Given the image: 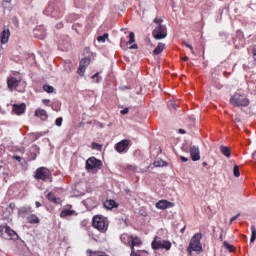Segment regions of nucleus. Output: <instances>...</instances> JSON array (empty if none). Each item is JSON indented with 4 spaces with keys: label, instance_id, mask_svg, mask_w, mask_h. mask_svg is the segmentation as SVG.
I'll return each instance as SVG.
<instances>
[{
    "label": "nucleus",
    "instance_id": "nucleus-48",
    "mask_svg": "<svg viewBox=\"0 0 256 256\" xmlns=\"http://www.w3.org/2000/svg\"><path fill=\"white\" fill-rule=\"evenodd\" d=\"M47 197L49 201H53V199L55 198V195L53 193H49Z\"/></svg>",
    "mask_w": 256,
    "mask_h": 256
},
{
    "label": "nucleus",
    "instance_id": "nucleus-26",
    "mask_svg": "<svg viewBox=\"0 0 256 256\" xmlns=\"http://www.w3.org/2000/svg\"><path fill=\"white\" fill-rule=\"evenodd\" d=\"M251 231H252V236L250 239V243H255V239H256V227L255 226H251Z\"/></svg>",
    "mask_w": 256,
    "mask_h": 256
},
{
    "label": "nucleus",
    "instance_id": "nucleus-24",
    "mask_svg": "<svg viewBox=\"0 0 256 256\" xmlns=\"http://www.w3.org/2000/svg\"><path fill=\"white\" fill-rule=\"evenodd\" d=\"M154 167H167V162L163 161L162 159L156 160L153 163Z\"/></svg>",
    "mask_w": 256,
    "mask_h": 256
},
{
    "label": "nucleus",
    "instance_id": "nucleus-6",
    "mask_svg": "<svg viewBox=\"0 0 256 256\" xmlns=\"http://www.w3.org/2000/svg\"><path fill=\"white\" fill-rule=\"evenodd\" d=\"M152 35L157 41L165 39L167 37V26L162 24L157 25L152 31Z\"/></svg>",
    "mask_w": 256,
    "mask_h": 256
},
{
    "label": "nucleus",
    "instance_id": "nucleus-41",
    "mask_svg": "<svg viewBox=\"0 0 256 256\" xmlns=\"http://www.w3.org/2000/svg\"><path fill=\"white\" fill-rule=\"evenodd\" d=\"M239 217H241V213L236 214L235 216H233L230 219V224L233 223V221H237V219H239Z\"/></svg>",
    "mask_w": 256,
    "mask_h": 256
},
{
    "label": "nucleus",
    "instance_id": "nucleus-52",
    "mask_svg": "<svg viewBox=\"0 0 256 256\" xmlns=\"http://www.w3.org/2000/svg\"><path fill=\"white\" fill-rule=\"evenodd\" d=\"M216 89H222L223 85H221L220 83H216L215 84Z\"/></svg>",
    "mask_w": 256,
    "mask_h": 256
},
{
    "label": "nucleus",
    "instance_id": "nucleus-50",
    "mask_svg": "<svg viewBox=\"0 0 256 256\" xmlns=\"http://www.w3.org/2000/svg\"><path fill=\"white\" fill-rule=\"evenodd\" d=\"M181 161H183V163H187V161H189V158L185 157V156H180Z\"/></svg>",
    "mask_w": 256,
    "mask_h": 256
},
{
    "label": "nucleus",
    "instance_id": "nucleus-7",
    "mask_svg": "<svg viewBox=\"0 0 256 256\" xmlns=\"http://www.w3.org/2000/svg\"><path fill=\"white\" fill-rule=\"evenodd\" d=\"M49 13L55 19H60V17H63V6H59L56 4L52 10L51 6H49L47 10L44 11V14L49 15Z\"/></svg>",
    "mask_w": 256,
    "mask_h": 256
},
{
    "label": "nucleus",
    "instance_id": "nucleus-12",
    "mask_svg": "<svg viewBox=\"0 0 256 256\" xmlns=\"http://www.w3.org/2000/svg\"><path fill=\"white\" fill-rule=\"evenodd\" d=\"M129 148V140L124 139L120 142H118L115 146V149L118 153H123L125 151H127V149Z\"/></svg>",
    "mask_w": 256,
    "mask_h": 256
},
{
    "label": "nucleus",
    "instance_id": "nucleus-17",
    "mask_svg": "<svg viewBox=\"0 0 256 256\" xmlns=\"http://www.w3.org/2000/svg\"><path fill=\"white\" fill-rule=\"evenodd\" d=\"M157 209H169V207H173V203L167 200H160L156 203Z\"/></svg>",
    "mask_w": 256,
    "mask_h": 256
},
{
    "label": "nucleus",
    "instance_id": "nucleus-51",
    "mask_svg": "<svg viewBox=\"0 0 256 256\" xmlns=\"http://www.w3.org/2000/svg\"><path fill=\"white\" fill-rule=\"evenodd\" d=\"M65 69H66V71H71V63H67L65 65Z\"/></svg>",
    "mask_w": 256,
    "mask_h": 256
},
{
    "label": "nucleus",
    "instance_id": "nucleus-35",
    "mask_svg": "<svg viewBox=\"0 0 256 256\" xmlns=\"http://www.w3.org/2000/svg\"><path fill=\"white\" fill-rule=\"evenodd\" d=\"M83 26L80 23H75L72 25V29L76 31V33H79V29H81Z\"/></svg>",
    "mask_w": 256,
    "mask_h": 256
},
{
    "label": "nucleus",
    "instance_id": "nucleus-19",
    "mask_svg": "<svg viewBox=\"0 0 256 256\" xmlns=\"http://www.w3.org/2000/svg\"><path fill=\"white\" fill-rule=\"evenodd\" d=\"M133 236H129V234H122L120 236V239L122 241V243H124L125 245H131V240H132Z\"/></svg>",
    "mask_w": 256,
    "mask_h": 256
},
{
    "label": "nucleus",
    "instance_id": "nucleus-18",
    "mask_svg": "<svg viewBox=\"0 0 256 256\" xmlns=\"http://www.w3.org/2000/svg\"><path fill=\"white\" fill-rule=\"evenodd\" d=\"M104 207L106 209H115L116 207H119V204H117V202H115V200H106L104 202Z\"/></svg>",
    "mask_w": 256,
    "mask_h": 256
},
{
    "label": "nucleus",
    "instance_id": "nucleus-5",
    "mask_svg": "<svg viewBox=\"0 0 256 256\" xmlns=\"http://www.w3.org/2000/svg\"><path fill=\"white\" fill-rule=\"evenodd\" d=\"M152 249H154V251L159 249H166V251H169V249H171V242L155 237L154 241H152Z\"/></svg>",
    "mask_w": 256,
    "mask_h": 256
},
{
    "label": "nucleus",
    "instance_id": "nucleus-38",
    "mask_svg": "<svg viewBox=\"0 0 256 256\" xmlns=\"http://www.w3.org/2000/svg\"><path fill=\"white\" fill-rule=\"evenodd\" d=\"M55 125H57V127H61V125H63V118H57L55 121Z\"/></svg>",
    "mask_w": 256,
    "mask_h": 256
},
{
    "label": "nucleus",
    "instance_id": "nucleus-14",
    "mask_svg": "<svg viewBox=\"0 0 256 256\" xmlns=\"http://www.w3.org/2000/svg\"><path fill=\"white\" fill-rule=\"evenodd\" d=\"M141 245H143L141 238L132 236V240L130 242L131 251H135V247H141Z\"/></svg>",
    "mask_w": 256,
    "mask_h": 256
},
{
    "label": "nucleus",
    "instance_id": "nucleus-33",
    "mask_svg": "<svg viewBox=\"0 0 256 256\" xmlns=\"http://www.w3.org/2000/svg\"><path fill=\"white\" fill-rule=\"evenodd\" d=\"M93 81H95V83H100L101 82V75L99 74V72H97L95 75L92 76Z\"/></svg>",
    "mask_w": 256,
    "mask_h": 256
},
{
    "label": "nucleus",
    "instance_id": "nucleus-62",
    "mask_svg": "<svg viewBox=\"0 0 256 256\" xmlns=\"http://www.w3.org/2000/svg\"><path fill=\"white\" fill-rule=\"evenodd\" d=\"M36 207H41V202H36Z\"/></svg>",
    "mask_w": 256,
    "mask_h": 256
},
{
    "label": "nucleus",
    "instance_id": "nucleus-56",
    "mask_svg": "<svg viewBox=\"0 0 256 256\" xmlns=\"http://www.w3.org/2000/svg\"><path fill=\"white\" fill-rule=\"evenodd\" d=\"M56 27H57V29H62L63 23L57 24Z\"/></svg>",
    "mask_w": 256,
    "mask_h": 256
},
{
    "label": "nucleus",
    "instance_id": "nucleus-60",
    "mask_svg": "<svg viewBox=\"0 0 256 256\" xmlns=\"http://www.w3.org/2000/svg\"><path fill=\"white\" fill-rule=\"evenodd\" d=\"M16 161H21V156H15Z\"/></svg>",
    "mask_w": 256,
    "mask_h": 256
},
{
    "label": "nucleus",
    "instance_id": "nucleus-40",
    "mask_svg": "<svg viewBox=\"0 0 256 256\" xmlns=\"http://www.w3.org/2000/svg\"><path fill=\"white\" fill-rule=\"evenodd\" d=\"M0 237L3 239L5 237V226H0Z\"/></svg>",
    "mask_w": 256,
    "mask_h": 256
},
{
    "label": "nucleus",
    "instance_id": "nucleus-13",
    "mask_svg": "<svg viewBox=\"0 0 256 256\" xmlns=\"http://www.w3.org/2000/svg\"><path fill=\"white\" fill-rule=\"evenodd\" d=\"M190 157L192 161H199L201 159V151L199 150V147L192 146L190 148Z\"/></svg>",
    "mask_w": 256,
    "mask_h": 256
},
{
    "label": "nucleus",
    "instance_id": "nucleus-16",
    "mask_svg": "<svg viewBox=\"0 0 256 256\" xmlns=\"http://www.w3.org/2000/svg\"><path fill=\"white\" fill-rule=\"evenodd\" d=\"M25 103L22 104H14L13 105V112L16 113V115H23L25 113Z\"/></svg>",
    "mask_w": 256,
    "mask_h": 256
},
{
    "label": "nucleus",
    "instance_id": "nucleus-43",
    "mask_svg": "<svg viewBox=\"0 0 256 256\" xmlns=\"http://www.w3.org/2000/svg\"><path fill=\"white\" fill-rule=\"evenodd\" d=\"M183 45H185V47H188V49H190V51H191L192 54L195 53V52L193 51V46H192V45H190V44L187 43V42H183Z\"/></svg>",
    "mask_w": 256,
    "mask_h": 256
},
{
    "label": "nucleus",
    "instance_id": "nucleus-28",
    "mask_svg": "<svg viewBox=\"0 0 256 256\" xmlns=\"http://www.w3.org/2000/svg\"><path fill=\"white\" fill-rule=\"evenodd\" d=\"M44 91H46V93H53V91H55V88L51 85H44L43 86Z\"/></svg>",
    "mask_w": 256,
    "mask_h": 256
},
{
    "label": "nucleus",
    "instance_id": "nucleus-44",
    "mask_svg": "<svg viewBox=\"0 0 256 256\" xmlns=\"http://www.w3.org/2000/svg\"><path fill=\"white\" fill-rule=\"evenodd\" d=\"M154 23H155L156 25H161V23H163V19H161V18H155V19H154Z\"/></svg>",
    "mask_w": 256,
    "mask_h": 256
},
{
    "label": "nucleus",
    "instance_id": "nucleus-2",
    "mask_svg": "<svg viewBox=\"0 0 256 256\" xmlns=\"http://www.w3.org/2000/svg\"><path fill=\"white\" fill-rule=\"evenodd\" d=\"M202 237H203V234H201V233H197L192 237L190 244L187 248L189 255H191V253H193V251H196V252L203 251V245H201Z\"/></svg>",
    "mask_w": 256,
    "mask_h": 256
},
{
    "label": "nucleus",
    "instance_id": "nucleus-32",
    "mask_svg": "<svg viewBox=\"0 0 256 256\" xmlns=\"http://www.w3.org/2000/svg\"><path fill=\"white\" fill-rule=\"evenodd\" d=\"M233 175H234V177H240L241 176V173L239 172V166L238 165L234 166Z\"/></svg>",
    "mask_w": 256,
    "mask_h": 256
},
{
    "label": "nucleus",
    "instance_id": "nucleus-64",
    "mask_svg": "<svg viewBox=\"0 0 256 256\" xmlns=\"http://www.w3.org/2000/svg\"><path fill=\"white\" fill-rule=\"evenodd\" d=\"M203 167H207V162L202 163Z\"/></svg>",
    "mask_w": 256,
    "mask_h": 256
},
{
    "label": "nucleus",
    "instance_id": "nucleus-11",
    "mask_svg": "<svg viewBox=\"0 0 256 256\" xmlns=\"http://www.w3.org/2000/svg\"><path fill=\"white\" fill-rule=\"evenodd\" d=\"M9 37H11V32L9 31V27L4 26L3 31L0 34V41L2 45L9 43Z\"/></svg>",
    "mask_w": 256,
    "mask_h": 256
},
{
    "label": "nucleus",
    "instance_id": "nucleus-22",
    "mask_svg": "<svg viewBox=\"0 0 256 256\" xmlns=\"http://www.w3.org/2000/svg\"><path fill=\"white\" fill-rule=\"evenodd\" d=\"M163 49H165V44L159 43L152 53L153 55H160L161 53H163Z\"/></svg>",
    "mask_w": 256,
    "mask_h": 256
},
{
    "label": "nucleus",
    "instance_id": "nucleus-57",
    "mask_svg": "<svg viewBox=\"0 0 256 256\" xmlns=\"http://www.w3.org/2000/svg\"><path fill=\"white\" fill-rule=\"evenodd\" d=\"M252 159H254V161H256V151L253 152Z\"/></svg>",
    "mask_w": 256,
    "mask_h": 256
},
{
    "label": "nucleus",
    "instance_id": "nucleus-31",
    "mask_svg": "<svg viewBox=\"0 0 256 256\" xmlns=\"http://www.w3.org/2000/svg\"><path fill=\"white\" fill-rule=\"evenodd\" d=\"M129 39L130 40L126 43V45H131L132 43H135V33L130 32Z\"/></svg>",
    "mask_w": 256,
    "mask_h": 256
},
{
    "label": "nucleus",
    "instance_id": "nucleus-42",
    "mask_svg": "<svg viewBox=\"0 0 256 256\" xmlns=\"http://www.w3.org/2000/svg\"><path fill=\"white\" fill-rule=\"evenodd\" d=\"M3 175H4V181H5V183H7V181H9V177H11V175L9 174V172H4Z\"/></svg>",
    "mask_w": 256,
    "mask_h": 256
},
{
    "label": "nucleus",
    "instance_id": "nucleus-4",
    "mask_svg": "<svg viewBox=\"0 0 256 256\" xmlns=\"http://www.w3.org/2000/svg\"><path fill=\"white\" fill-rule=\"evenodd\" d=\"M103 167V162L95 157H90L86 161V169L89 173H97Z\"/></svg>",
    "mask_w": 256,
    "mask_h": 256
},
{
    "label": "nucleus",
    "instance_id": "nucleus-49",
    "mask_svg": "<svg viewBox=\"0 0 256 256\" xmlns=\"http://www.w3.org/2000/svg\"><path fill=\"white\" fill-rule=\"evenodd\" d=\"M127 113H129V108H124L123 110H121L122 115H127Z\"/></svg>",
    "mask_w": 256,
    "mask_h": 256
},
{
    "label": "nucleus",
    "instance_id": "nucleus-8",
    "mask_svg": "<svg viewBox=\"0 0 256 256\" xmlns=\"http://www.w3.org/2000/svg\"><path fill=\"white\" fill-rule=\"evenodd\" d=\"M35 179L49 181V179H51V171L45 167H40L36 170Z\"/></svg>",
    "mask_w": 256,
    "mask_h": 256
},
{
    "label": "nucleus",
    "instance_id": "nucleus-25",
    "mask_svg": "<svg viewBox=\"0 0 256 256\" xmlns=\"http://www.w3.org/2000/svg\"><path fill=\"white\" fill-rule=\"evenodd\" d=\"M107 39H109V34L104 33L102 36H98L97 41H99V43H105Z\"/></svg>",
    "mask_w": 256,
    "mask_h": 256
},
{
    "label": "nucleus",
    "instance_id": "nucleus-45",
    "mask_svg": "<svg viewBox=\"0 0 256 256\" xmlns=\"http://www.w3.org/2000/svg\"><path fill=\"white\" fill-rule=\"evenodd\" d=\"M61 107V104H53L52 105V109L54 110V111H59V108Z\"/></svg>",
    "mask_w": 256,
    "mask_h": 256
},
{
    "label": "nucleus",
    "instance_id": "nucleus-46",
    "mask_svg": "<svg viewBox=\"0 0 256 256\" xmlns=\"http://www.w3.org/2000/svg\"><path fill=\"white\" fill-rule=\"evenodd\" d=\"M42 103H43L44 105H46V107H49V103H51V100H49V99H43V100H42Z\"/></svg>",
    "mask_w": 256,
    "mask_h": 256
},
{
    "label": "nucleus",
    "instance_id": "nucleus-3",
    "mask_svg": "<svg viewBox=\"0 0 256 256\" xmlns=\"http://www.w3.org/2000/svg\"><path fill=\"white\" fill-rule=\"evenodd\" d=\"M92 225L95 229L100 231V233H105L108 227L107 218L101 215L94 216Z\"/></svg>",
    "mask_w": 256,
    "mask_h": 256
},
{
    "label": "nucleus",
    "instance_id": "nucleus-9",
    "mask_svg": "<svg viewBox=\"0 0 256 256\" xmlns=\"http://www.w3.org/2000/svg\"><path fill=\"white\" fill-rule=\"evenodd\" d=\"M21 84V78L15 76H9L7 78V87L9 91H15Z\"/></svg>",
    "mask_w": 256,
    "mask_h": 256
},
{
    "label": "nucleus",
    "instance_id": "nucleus-10",
    "mask_svg": "<svg viewBox=\"0 0 256 256\" xmlns=\"http://www.w3.org/2000/svg\"><path fill=\"white\" fill-rule=\"evenodd\" d=\"M4 239L17 241V239H19V235L17 232H15V230L11 229V227L5 226Z\"/></svg>",
    "mask_w": 256,
    "mask_h": 256
},
{
    "label": "nucleus",
    "instance_id": "nucleus-59",
    "mask_svg": "<svg viewBox=\"0 0 256 256\" xmlns=\"http://www.w3.org/2000/svg\"><path fill=\"white\" fill-rule=\"evenodd\" d=\"M130 49H137V44H133L132 46H130Z\"/></svg>",
    "mask_w": 256,
    "mask_h": 256
},
{
    "label": "nucleus",
    "instance_id": "nucleus-30",
    "mask_svg": "<svg viewBox=\"0 0 256 256\" xmlns=\"http://www.w3.org/2000/svg\"><path fill=\"white\" fill-rule=\"evenodd\" d=\"M223 246L225 247V249H228V251H235V247L229 244L227 241L223 242Z\"/></svg>",
    "mask_w": 256,
    "mask_h": 256
},
{
    "label": "nucleus",
    "instance_id": "nucleus-53",
    "mask_svg": "<svg viewBox=\"0 0 256 256\" xmlns=\"http://www.w3.org/2000/svg\"><path fill=\"white\" fill-rule=\"evenodd\" d=\"M73 17H75V15H73V14H71L69 17H68V21H73L74 20V18Z\"/></svg>",
    "mask_w": 256,
    "mask_h": 256
},
{
    "label": "nucleus",
    "instance_id": "nucleus-47",
    "mask_svg": "<svg viewBox=\"0 0 256 256\" xmlns=\"http://www.w3.org/2000/svg\"><path fill=\"white\" fill-rule=\"evenodd\" d=\"M27 212V208H22L19 210V215L23 216Z\"/></svg>",
    "mask_w": 256,
    "mask_h": 256
},
{
    "label": "nucleus",
    "instance_id": "nucleus-23",
    "mask_svg": "<svg viewBox=\"0 0 256 256\" xmlns=\"http://www.w3.org/2000/svg\"><path fill=\"white\" fill-rule=\"evenodd\" d=\"M220 151L225 157H231V149L227 146H220Z\"/></svg>",
    "mask_w": 256,
    "mask_h": 256
},
{
    "label": "nucleus",
    "instance_id": "nucleus-29",
    "mask_svg": "<svg viewBox=\"0 0 256 256\" xmlns=\"http://www.w3.org/2000/svg\"><path fill=\"white\" fill-rule=\"evenodd\" d=\"M87 67L83 66L81 64H79V68H78V74L81 75V77H83V75H85V71H86Z\"/></svg>",
    "mask_w": 256,
    "mask_h": 256
},
{
    "label": "nucleus",
    "instance_id": "nucleus-63",
    "mask_svg": "<svg viewBox=\"0 0 256 256\" xmlns=\"http://www.w3.org/2000/svg\"><path fill=\"white\" fill-rule=\"evenodd\" d=\"M252 53L253 55H256V48H253Z\"/></svg>",
    "mask_w": 256,
    "mask_h": 256
},
{
    "label": "nucleus",
    "instance_id": "nucleus-27",
    "mask_svg": "<svg viewBox=\"0 0 256 256\" xmlns=\"http://www.w3.org/2000/svg\"><path fill=\"white\" fill-rule=\"evenodd\" d=\"M90 63H91V59H89V58H83L80 61V65H82L83 67H89Z\"/></svg>",
    "mask_w": 256,
    "mask_h": 256
},
{
    "label": "nucleus",
    "instance_id": "nucleus-54",
    "mask_svg": "<svg viewBox=\"0 0 256 256\" xmlns=\"http://www.w3.org/2000/svg\"><path fill=\"white\" fill-rule=\"evenodd\" d=\"M52 202H53V203H59V198H57V197L54 196Z\"/></svg>",
    "mask_w": 256,
    "mask_h": 256
},
{
    "label": "nucleus",
    "instance_id": "nucleus-36",
    "mask_svg": "<svg viewBox=\"0 0 256 256\" xmlns=\"http://www.w3.org/2000/svg\"><path fill=\"white\" fill-rule=\"evenodd\" d=\"M141 253H143V251L140 250H131V254L130 256H142Z\"/></svg>",
    "mask_w": 256,
    "mask_h": 256
},
{
    "label": "nucleus",
    "instance_id": "nucleus-15",
    "mask_svg": "<svg viewBox=\"0 0 256 256\" xmlns=\"http://www.w3.org/2000/svg\"><path fill=\"white\" fill-rule=\"evenodd\" d=\"M35 116L39 117L42 121H47L49 115L47 114V111L45 109L38 108L35 111Z\"/></svg>",
    "mask_w": 256,
    "mask_h": 256
},
{
    "label": "nucleus",
    "instance_id": "nucleus-58",
    "mask_svg": "<svg viewBox=\"0 0 256 256\" xmlns=\"http://www.w3.org/2000/svg\"><path fill=\"white\" fill-rule=\"evenodd\" d=\"M9 207L10 209H15V203H10Z\"/></svg>",
    "mask_w": 256,
    "mask_h": 256
},
{
    "label": "nucleus",
    "instance_id": "nucleus-39",
    "mask_svg": "<svg viewBox=\"0 0 256 256\" xmlns=\"http://www.w3.org/2000/svg\"><path fill=\"white\" fill-rule=\"evenodd\" d=\"M87 253H89L88 256H107V255H103V254H100V255H99V253L93 252V251H91V250H88Z\"/></svg>",
    "mask_w": 256,
    "mask_h": 256
},
{
    "label": "nucleus",
    "instance_id": "nucleus-21",
    "mask_svg": "<svg viewBox=\"0 0 256 256\" xmlns=\"http://www.w3.org/2000/svg\"><path fill=\"white\" fill-rule=\"evenodd\" d=\"M73 215H77L74 210H63L60 213V217L65 218V217H73Z\"/></svg>",
    "mask_w": 256,
    "mask_h": 256
},
{
    "label": "nucleus",
    "instance_id": "nucleus-1",
    "mask_svg": "<svg viewBox=\"0 0 256 256\" xmlns=\"http://www.w3.org/2000/svg\"><path fill=\"white\" fill-rule=\"evenodd\" d=\"M249 103L251 101L243 91L235 92L230 98V105H234V107H249Z\"/></svg>",
    "mask_w": 256,
    "mask_h": 256
},
{
    "label": "nucleus",
    "instance_id": "nucleus-61",
    "mask_svg": "<svg viewBox=\"0 0 256 256\" xmlns=\"http://www.w3.org/2000/svg\"><path fill=\"white\" fill-rule=\"evenodd\" d=\"M182 61H189V57L185 56L184 58H182Z\"/></svg>",
    "mask_w": 256,
    "mask_h": 256
},
{
    "label": "nucleus",
    "instance_id": "nucleus-34",
    "mask_svg": "<svg viewBox=\"0 0 256 256\" xmlns=\"http://www.w3.org/2000/svg\"><path fill=\"white\" fill-rule=\"evenodd\" d=\"M92 148L96 149V151H101V149H103V145L93 142L92 143Z\"/></svg>",
    "mask_w": 256,
    "mask_h": 256
},
{
    "label": "nucleus",
    "instance_id": "nucleus-55",
    "mask_svg": "<svg viewBox=\"0 0 256 256\" xmlns=\"http://www.w3.org/2000/svg\"><path fill=\"white\" fill-rule=\"evenodd\" d=\"M178 131H179V133H181L182 135H185V133H186L185 129H179Z\"/></svg>",
    "mask_w": 256,
    "mask_h": 256
},
{
    "label": "nucleus",
    "instance_id": "nucleus-20",
    "mask_svg": "<svg viewBox=\"0 0 256 256\" xmlns=\"http://www.w3.org/2000/svg\"><path fill=\"white\" fill-rule=\"evenodd\" d=\"M28 223L31 225H35L40 222L39 217L35 214H31L30 216L27 217Z\"/></svg>",
    "mask_w": 256,
    "mask_h": 256
},
{
    "label": "nucleus",
    "instance_id": "nucleus-37",
    "mask_svg": "<svg viewBox=\"0 0 256 256\" xmlns=\"http://www.w3.org/2000/svg\"><path fill=\"white\" fill-rule=\"evenodd\" d=\"M35 37H37L38 39H45V37H47V33H37L35 32Z\"/></svg>",
    "mask_w": 256,
    "mask_h": 256
}]
</instances>
